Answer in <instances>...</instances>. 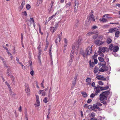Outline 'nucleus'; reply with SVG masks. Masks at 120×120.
Segmentation results:
<instances>
[{"label":"nucleus","mask_w":120,"mask_h":120,"mask_svg":"<svg viewBox=\"0 0 120 120\" xmlns=\"http://www.w3.org/2000/svg\"><path fill=\"white\" fill-rule=\"evenodd\" d=\"M109 91L107 90L103 92L101 94H100L99 96V99L100 101H103L104 100H107V97L108 95L109 94Z\"/></svg>","instance_id":"1"},{"label":"nucleus","mask_w":120,"mask_h":120,"mask_svg":"<svg viewBox=\"0 0 120 120\" xmlns=\"http://www.w3.org/2000/svg\"><path fill=\"white\" fill-rule=\"evenodd\" d=\"M88 19V22L89 24L90 23L91 21H95L94 19V16L93 14L91 13H90L89 15Z\"/></svg>","instance_id":"2"},{"label":"nucleus","mask_w":120,"mask_h":120,"mask_svg":"<svg viewBox=\"0 0 120 120\" xmlns=\"http://www.w3.org/2000/svg\"><path fill=\"white\" fill-rule=\"evenodd\" d=\"M108 70V67L106 66H102L99 70V71L101 72H103L107 71Z\"/></svg>","instance_id":"3"},{"label":"nucleus","mask_w":120,"mask_h":120,"mask_svg":"<svg viewBox=\"0 0 120 120\" xmlns=\"http://www.w3.org/2000/svg\"><path fill=\"white\" fill-rule=\"evenodd\" d=\"M99 50L103 53H105L106 52H108L109 51L108 48L105 47L102 48L100 47L99 48Z\"/></svg>","instance_id":"4"},{"label":"nucleus","mask_w":120,"mask_h":120,"mask_svg":"<svg viewBox=\"0 0 120 120\" xmlns=\"http://www.w3.org/2000/svg\"><path fill=\"white\" fill-rule=\"evenodd\" d=\"M62 35V32H61L60 34H58L57 36V38L55 41V43H57V40H58L59 42L61 38V36Z\"/></svg>","instance_id":"5"},{"label":"nucleus","mask_w":120,"mask_h":120,"mask_svg":"<svg viewBox=\"0 0 120 120\" xmlns=\"http://www.w3.org/2000/svg\"><path fill=\"white\" fill-rule=\"evenodd\" d=\"M73 54L72 53L71 54L70 59L68 63V65L69 66H70L71 65V64L73 62Z\"/></svg>","instance_id":"6"},{"label":"nucleus","mask_w":120,"mask_h":120,"mask_svg":"<svg viewBox=\"0 0 120 120\" xmlns=\"http://www.w3.org/2000/svg\"><path fill=\"white\" fill-rule=\"evenodd\" d=\"M90 46L88 47L86 49V51L88 55H90L92 52V49H90Z\"/></svg>","instance_id":"7"},{"label":"nucleus","mask_w":120,"mask_h":120,"mask_svg":"<svg viewBox=\"0 0 120 120\" xmlns=\"http://www.w3.org/2000/svg\"><path fill=\"white\" fill-rule=\"evenodd\" d=\"M94 43L97 45L100 46L104 43L103 42L101 41L100 40H96L94 41Z\"/></svg>","instance_id":"8"},{"label":"nucleus","mask_w":120,"mask_h":120,"mask_svg":"<svg viewBox=\"0 0 120 120\" xmlns=\"http://www.w3.org/2000/svg\"><path fill=\"white\" fill-rule=\"evenodd\" d=\"M74 3L75 4L74 6V11L75 12L77 10L78 8V5L79 4V3L77 0H75Z\"/></svg>","instance_id":"9"},{"label":"nucleus","mask_w":120,"mask_h":120,"mask_svg":"<svg viewBox=\"0 0 120 120\" xmlns=\"http://www.w3.org/2000/svg\"><path fill=\"white\" fill-rule=\"evenodd\" d=\"M94 91L95 92L96 95H97L100 92V90L99 88L97 86L96 87H95L94 88Z\"/></svg>","instance_id":"10"},{"label":"nucleus","mask_w":120,"mask_h":120,"mask_svg":"<svg viewBox=\"0 0 120 120\" xmlns=\"http://www.w3.org/2000/svg\"><path fill=\"white\" fill-rule=\"evenodd\" d=\"M59 13V11H57L52 16L49 17L48 19V21H49L50 20L52 19L53 17L56 16V15H58Z\"/></svg>","instance_id":"11"},{"label":"nucleus","mask_w":120,"mask_h":120,"mask_svg":"<svg viewBox=\"0 0 120 120\" xmlns=\"http://www.w3.org/2000/svg\"><path fill=\"white\" fill-rule=\"evenodd\" d=\"M80 53L83 57L84 58L86 57L87 55H88V54H87V53L86 52V51L85 52L82 51H81L80 52Z\"/></svg>","instance_id":"12"},{"label":"nucleus","mask_w":120,"mask_h":120,"mask_svg":"<svg viewBox=\"0 0 120 120\" xmlns=\"http://www.w3.org/2000/svg\"><path fill=\"white\" fill-rule=\"evenodd\" d=\"M94 107V110L96 109H98V110L101 111V110L99 107H98V105H96V104H95L93 105V107Z\"/></svg>","instance_id":"13"},{"label":"nucleus","mask_w":120,"mask_h":120,"mask_svg":"<svg viewBox=\"0 0 120 120\" xmlns=\"http://www.w3.org/2000/svg\"><path fill=\"white\" fill-rule=\"evenodd\" d=\"M25 1L24 0H23V1L22 2L21 5L19 6V8L20 10H21L23 8L24 6L25 5Z\"/></svg>","instance_id":"14"},{"label":"nucleus","mask_w":120,"mask_h":120,"mask_svg":"<svg viewBox=\"0 0 120 120\" xmlns=\"http://www.w3.org/2000/svg\"><path fill=\"white\" fill-rule=\"evenodd\" d=\"M57 29L56 27H51L50 29V31L53 33Z\"/></svg>","instance_id":"15"},{"label":"nucleus","mask_w":120,"mask_h":120,"mask_svg":"<svg viewBox=\"0 0 120 120\" xmlns=\"http://www.w3.org/2000/svg\"><path fill=\"white\" fill-rule=\"evenodd\" d=\"M119 49L117 46H115L113 48L112 50L114 52H116Z\"/></svg>","instance_id":"16"},{"label":"nucleus","mask_w":120,"mask_h":120,"mask_svg":"<svg viewBox=\"0 0 120 120\" xmlns=\"http://www.w3.org/2000/svg\"><path fill=\"white\" fill-rule=\"evenodd\" d=\"M25 90L26 92L27 93H28L30 92V90L29 88V86L27 84L25 86Z\"/></svg>","instance_id":"17"},{"label":"nucleus","mask_w":120,"mask_h":120,"mask_svg":"<svg viewBox=\"0 0 120 120\" xmlns=\"http://www.w3.org/2000/svg\"><path fill=\"white\" fill-rule=\"evenodd\" d=\"M99 71L98 68L96 66H95L94 70V74H96Z\"/></svg>","instance_id":"18"},{"label":"nucleus","mask_w":120,"mask_h":120,"mask_svg":"<svg viewBox=\"0 0 120 120\" xmlns=\"http://www.w3.org/2000/svg\"><path fill=\"white\" fill-rule=\"evenodd\" d=\"M86 81L88 83L87 84V85H90L91 84L90 82L91 81V79L90 78H87L86 80Z\"/></svg>","instance_id":"19"},{"label":"nucleus","mask_w":120,"mask_h":120,"mask_svg":"<svg viewBox=\"0 0 120 120\" xmlns=\"http://www.w3.org/2000/svg\"><path fill=\"white\" fill-rule=\"evenodd\" d=\"M43 1V0H38L36 4L37 6H39L40 4H41Z\"/></svg>","instance_id":"20"},{"label":"nucleus","mask_w":120,"mask_h":120,"mask_svg":"<svg viewBox=\"0 0 120 120\" xmlns=\"http://www.w3.org/2000/svg\"><path fill=\"white\" fill-rule=\"evenodd\" d=\"M40 94H42V95L43 96H44L46 94V92L44 91V90H40Z\"/></svg>","instance_id":"21"},{"label":"nucleus","mask_w":120,"mask_h":120,"mask_svg":"<svg viewBox=\"0 0 120 120\" xmlns=\"http://www.w3.org/2000/svg\"><path fill=\"white\" fill-rule=\"evenodd\" d=\"M100 21L101 22H105L107 21V20L105 18H103L102 19H100Z\"/></svg>","instance_id":"22"},{"label":"nucleus","mask_w":120,"mask_h":120,"mask_svg":"<svg viewBox=\"0 0 120 120\" xmlns=\"http://www.w3.org/2000/svg\"><path fill=\"white\" fill-rule=\"evenodd\" d=\"M53 3H54L52 1L51 2L50 4V6L51 7H50V8H49V12L51 11V10H52V7L53 6Z\"/></svg>","instance_id":"23"},{"label":"nucleus","mask_w":120,"mask_h":120,"mask_svg":"<svg viewBox=\"0 0 120 120\" xmlns=\"http://www.w3.org/2000/svg\"><path fill=\"white\" fill-rule=\"evenodd\" d=\"M116 29L115 28H111L109 29L108 31L109 32L112 33L114 32L115 31Z\"/></svg>","instance_id":"24"},{"label":"nucleus","mask_w":120,"mask_h":120,"mask_svg":"<svg viewBox=\"0 0 120 120\" xmlns=\"http://www.w3.org/2000/svg\"><path fill=\"white\" fill-rule=\"evenodd\" d=\"M98 52L99 55L100 56L102 57L104 56V54L102 52L100 51L99 50H98Z\"/></svg>","instance_id":"25"},{"label":"nucleus","mask_w":120,"mask_h":120,"mask_svg":"<svg viewBox=\"0 0 120 120\" xmlns=\"http://www.w3.org/2000/svg\"><path fill=\"white\" fill-rule=\"evenodd\" d=\"M119 34L120 32L119 31H116L115 34V36L117 38L118 37L119 35Z\"/></svg>","instance_id":"26"},{"label":"nucleus","mask_w":120,"mask_h":120,"mask_svg":"<svg viewBox=\"0 0 120 120\" xmlns=\"http://www.w3.org/2000/svg\"><path fill=\"white\" fill-rule=\"evenodd\" d=\"M9 91L10 95L12 96L13 97H14L16 95L15 94L14 92H12L11 90V91Z\"/></svg>","instance_id":"27"},{"label":"nucleus","mask_w":120,"mask_h":120,"mask_svg":"<svg viewBox=\"0 0 120 120\" xmlns=\"http://www.w3.org/2000/svg\"><path fill=\"white\" fill-rule=\"evenodd\" d=\"M112 41V40L111 39L109 38L107 39L106 42L108 44H109L111 43Z\"/></svg>","instance_id":"28"},{"label":"nucleus","mask_w":120,"mask_h":120,"mask_svg":"<svg viewBox=\"0 0 120 120\" xmlns=\"http://www.w3.org/2000/svg\"><path fill=\"white\" fill-rule=\"evenodd\" d=\"M64 47H67V39L65 38H64Z\"/></svg>","instance_id":"29"},{"label":"nucleus","mask_w":120,"mask_h":120,"mask_svg":"<svg viewBox=\"0 0 120 120\" xmlns=\"http://www.w3.org/2000/svg\"><path fill=\"white\" fill-rule=\"evenodd\" d=\"M29 21L31 24L34 23V19L33 18H31L30 19Z\"/></svg>","instance_id":"30"},{"label":"nucleus","mask_w":120,"mask_h":120,"mask_svg":"<svg viewBox=\"0 0 120 120\" xmlns=\"http://www.w3.org/2000/svg\"><path fill=\"white\" fill-rule=\"evenodd\" d=\"M75 46L74 45H73L72 48V49L71 54L72 53L74 54L73 52L75 50Z\"/></svg>","instance_id":"31"},{"label":"nucleus","mask_w":120,"mask_h":120,"mask_svg":"<svg viewBox=\"0 0 120 120\" xmlns=\"http://www.w3.org/2000/svg\"><path fill=\"white\" fill-rule=\"evenodd\" d=\"M90 62V67L92 68L95 65V64L93 62L91 63L90 61H89Z\"/></svg>","instance_id":"32"},{"label":"nucleus","mask_w":120,"mask_h":120,"mask_svg":"<svg viewBox=\"0 0 120 120\" xmlns=\"http://www.w3.org/2000/svg\"><path fill=\"white\" fill-rule=\"evenodd\" d=\"M96 33V32H89L87 34V35L88 36H89L90 35H92L94 34H95Z\"/></svg>","instance_id":"33"},{"label":"nucleus","mask_w":120,"mask_h":120,"mask_svg":"<svg viewBox=\"0 0 120 120\" xmlns=\"http://www.w3.org/2000/svg\"><path fill=\"white\" fill-rule=\"evenodd\" d=\"M35 106H39L40 105L39 101H36V102L35 103Z\"/></svg>","instance_id":"34"},{"label":"nucleus","mask_w":120,"mask_h":120,"mask_svg":"<svg viewBox=\"0 0 120 120\" xmlns=\"http://www.w3.org/2000/svg\"><path fill=\"white\" fill-rule=\"evenodd\" d=\"M5 83L6 84L8 88H9V91H11V87L10 86V85L7 82H5Z\"/></svg>","instance_id":"35"},{"label":"nucleus","mask_w":120,"mask_h":120,"mask_svg":"<svg viewBox=\"0 0 120 120\" xmlns=\"http://www.w3.org/2000/svg\"><path fill=\"white\" fill-rule=\"evenodd\" d=\"M81 94L83 97H86L87 96V94L85 92H82Z\"/></svg>","instance_id":"36"},{"label":"nucleus","mask_w":120,"mask_h":120,"mask_svg":"<svg viewBox=\"0 0 120 120\" xmlns=\"http://www.w3.org/2000/svg\"><path fill=\"white\" fill-rule=\"evenodd\" d=\"M71 5V4L70 2H69L66 5H65V7L66 8H67L69 7H70Z\"/></svg>","instance_id":"37"},{"label":"nucleus","mask_w":120,"mask_h":120,"mask_svg":"<svg viewBox=\"0 0 120 120\" xmlns=\"http://www.w3.org/2000/svg\"><path fill=\"white\" fill-rule=\"evenodd\" d=\"M98 59L100 61L102 62L104 61V59L103 58L100 57H98Z\"/></svg>","instance_id":"38"},{"label":"nucleus","mask_w":120,"mask_h":120,"mask_svg":"<svg viewBox=\"0 0 120 120\" xmlns=\"http://www.w3.org/2000/svg\"><path fill=\"white\" fill-rule=\"evenodd\" d=\"M109 15L108 14H105L103 16V17H105V18L106 19L107 18H109L108 17V16H109Z\"/></svg>","instance_id":"39"},{"label":"nucleus","mask_w":120,"mask_h":120,"mask_svg":"<svg viewBox=\"0 0 120 120\" xmlns=\"http://www.w3.org/2000/svg\"><path fill=\"white\" fill-rule=\"evenodd\" d=\"M103 75H97L96 77L99 80H100V79H101L103 77Z\"/></svg>","instance_id":"40"},{"label":"nucleus","mask_w":120,"mask_h":120,"mask_svg":"<svg viewBox=\"0 0 120 120\" xmlns=\"http://www.w3.org/2000/svg\"><path fill=\"white\" fill-rule=\"evenodd\" d=\"M113 46V45L112 44L109 45V49L110 50H112V48Z\"/></svg>","instance_id":"41"},{"label":"nucleus","mask_w":120,"mask_h":120,"mask_svg":"<svg viewBox=\"0 0 120 120\" xmlns=\"http://www.w3.org/2000/svg\"><path fill=\"white\" fill-rule=\"evenodd\" d=\"M39 33L40 34H43V33L41 32V27L40 25L39 24Z\"/></svg>","instance_id":"42"},{"label":"nucleus","mask_w":120,"mask_h":120,"mask_svg":"<svg viewBox=\"0 0 120 120\" xmlns=\"http://www.w3.org/2000/svg\"><path fill=\"white\" fill-rule=\"evenodd\" d=\"M95 95H96L95 94H94L93 93H92L90 95V97L91 98H94V97Z\"/></svg>","instance_id":"43"},{"label":"nucleus","mask_w":120,"mask_h":120,"mask_svg":"<svg viewBox=\"0 0 120 120\" xmlns=\"http://www.w3.org/2000/svg\"><path fill=\"white\" fill-rule=\"evenodd\" d=\"M44 102L45 103H46L48 101L47 98L46 97L43 100Z\"/></svg>","instance_id":"44"},{"label":"nucleus","mask_w":120,"mask_h":120,"mask_svg":"<svg viewBox=\"0 0 120 120\" xmlns=\"http://www.w3.org/2000/svg\"><path fill=\"white\" fill-rule=\"evenodd\" d=\"M98 86L99 87V88L100 89V90H104V87L101 86L99 85H98Z\"/></svg>","instance_id":"45"},{"label":"nucleus","mask_w":120,"mask_h":120,"mask_svg":"<svg viewBox=\"0 0 120 120\" xmlns=\"http://www.w3.org/2000/svg\"><path fill=\"white\" fill-rule=\"evenodd\" d=\"M26 8L27 10H29L30 8V6L29 4H28L26 5Z\"/></svg>","instance_id":"46"},{"label":"nucleus","mask_w":120,"mask_h":120,"mask_svg":"<svg viewBox=\"0 0 120 120\" xmlns=\"http://www.w3.org/2000/svg\"><path fill=\"white\" fill-rule=\"evenodd\" d=\"M96 104V105H98V107L99 106H101L102 105V104L99 102H97Z\"/></svg>","instance_id":"47"},{"label":"nucleus","mask_w":120,"mask_h":120,"mask_svg":"<svg viewBox=\"0 0 120 120\" xmlns=\"http://www.w3.org/2000/svg\"><path fill=\"white\" fill-rule=\"evenodd\" d=\"M98 84L101 85H104L103 83L101 81H99L98 82Z\"/></svg>","instance_id":"48"},{"label":"nucleus","mask_w":120,"mask_h":120,"mask_svg":"<svg viewBox=\"0 0 120 120\" xmlns=\"http://www.w3.org/2000/svg\"><path fill=\"white\" fill-rule=\"evenodd\" d=\"M93 107V105L92 106L91 105H90L88 106V108L89 109H91L92 110H93L94 109H93L94 107Z\"/></svg>","instance_id":"49"},{"label":"nucleus","mask_w":120,"mask_h":120,"mask_svg":"<svg viewBox=\"0 0 120 120\" xmlns=\"http://www.w3.org/2000/svg\"><path fill=\"white\" fill-rule=\"evenodd\" d=\"M16 59L17 62L19 64H22V62L19 61V58L17 57H16Z\"/></svg>","instance_id":"50"},{"label":"nucleus","mask_w":120,"mask_h":120,"mask_svg":"<svg viewBox=\"0 0 120 120\" xmlns=\"http://www.w3.org/2000/svg\"><path fill=\"white\" fill-rule=\"evenodd\" d=\"M76 80H73V81L72 82V84L74 86H75L76 83Z\"/></svg>","instance_id":"51"},{"label":"nucleus","mask_w":120,"mask_h":120,"mask_svg":"<svg viewBox=\"0 0 120 120\" xmlns=\"http://www.w3.org/2000/svg\"><path fill=\"white\" fill-rule=\"evenodd\" d=\"M51 47H51V48H50V49H49V55L51 56V54H52V53H51Z\"/></svg>","instance_id":"52"},{"label":"nucleus","mask_w":120,"mask_h":120,"mask_svg":"<svg viewBox=\"0 0 120 120\" xmlns=\"http://www.w3.org/2000/svg\"><path fill=\"white\" fill-rule=\"evenodd\" d=\"M22 66V68L24 69L25 70L26 69V68L22 64V63L21 64H20Z\"/></svg>","instance_id":"53"},{"label":"nucleus","mask_w":120,"mask_h":120,"mask_svg":"<svg viewBox=\"0 0 120 120\" xmlns=\"http://www.w3.org/2000/svg\"><path fill=\"white\" fill-rule=\"evenodd\" d=\"M34 71L33 70H32L30 71V74L32 76H33L34 75Z\"/></svg>","instance_id":"54"},{"label":"nucleus","mask_w":120,"mask_h":120,"mask_svg":"<svg viewBox=\"0 0 120 120\" xmlns=\"http://www.w3.org/2000/svg\"><path fill=\"white\" fill-rule=\"evenodd\" d=\"M8 76L9 77L11 78V79L12 78H13V77H14L12 75H9L8 74Z\"/></svg>","instance_id":"55"},{"label":"nucleus","mask_w":120,"mask_h":120,"mask_svg":"<svg viewBox=\"0 0 120 120\" xmlns=\"http://www.w3.org/2000/svg\"><path fill=\"white\" fill-rule=\"evenodd\" d=\"M92 101V100L91 99H89L87 101V102L88 103H90Z\"/></svg>","instance_id":"56"},{"label":"nucleus","mask_w":120,"mask_h":120,"mask_svg":"<svg viewBox=\"0 0 120 120\" xmlns=\"http://www.w3.org/2000/svg\"><path fill=\"white\" fill-rule=\"evenodd\" d=\"M22 13H23V14L24 15H25V16H27V13H26V11H25L23 12H22Z\"/></svg>","instance_id":"57"},{"label":"nucleus","mask_w":120,"mask_h":120,"mask_svg":"<svg viewBox=\"0 0 120 120\" xmlns=\"http://www.w3.org/2000/svg\"><path fill=\"white\" fill-rule=\"evenodd\" d=\"M104 90H107L109 88V86H105L104 87Z\"/></svg>","instance_id":"58"},{"label":"nucleus","mask_w":120,"mask_h":120,"mask_svg":"<svg viewBox=\"0 0 120 120\" xmlns=\"http://www.w3.org/2000/svg\"><path fill=\"white\" fill-rule=\"evenodd\" d=\"M106 80L105 78H104V76H103V77L101 79H100V80Z\"/></svg>","instance_id":"59"},{"label":"nucleus","mask_w":120,"mask_h":120,"mask_svg":"<svg viewBox=\"0 0 120 120\" xmlns=\"http://www.w3.org/2000/svg\"><path fill=\"white\" fill-rule=\"evenodd\" d=\"M91 86L93 87H95L96 86H95V82H93L91 84Z\"/></svg>","instance_id":"60"},{"label":"nucleus","mask_w":120,"mask_h":120,"mask_svg":"<svg viewBox=\"0 0 120 120\" xmlns=\"http://www.w3.org/2000/svg\"><path fill=\"white\" fill-rule=\"evenodd\" d=\"M103 63H102L103 64V66H106V62L105 61H103Z\"/></svg>","instance_id":"61"},{"label":"nucleus","mask_w":120,"mask_h":120,"mask_svg":"<svg viewBox=\"0 0 120 120\" xmlns=\"http://www.w3.org/2000/svg\"><path fill=\"white\" fill-rule=\"evenodd\" d=\"M94 62L95 64H97L98 63V60L96 59H94Z\"/></svg>","instance_id":"62"},{"label":"nucleus","mask_w":120,"mask_h":120,"mask_svg":"<svg viewBox=\"0 0 120 120\" xmlns=\"http://www.w3.org/2000/svg\"><path fill=\"white\" fill-rule=\"evenodd\" d=\"M78 76L77 75H76L74 80H76L77 79V77Z\"/></svg>","instance_id":"63"},{"label":"nucleus","mask_w":120,"mask_h":120,"mask_svg":"<svg viewBox=\"0 0 120 120\" xmlns=\"http://www.w3.org/2000/svg\"><path fill=\"white\" fill-rule=\"evenodd\" d=\"M91 116L93 117H94L95 116V115L94 114V113H91Z\"/></svg>","instance_id":"64"}]
</instances>
